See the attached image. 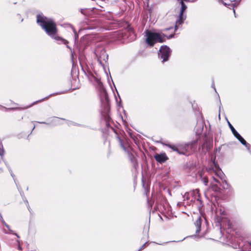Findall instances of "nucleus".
<instances>
[{"label": "nucleus", "instance_id": "obj_21", "mask_svg": "<svg viewBox=\"0 0 251 251\" xmlns=\"http://www.w3.org/2000/svg\"><path fill=\"white\" fill-rule=\"evenodd\" d=\"M19 249L20 250H21V248L20 247H19Z\"/></svg>", "mask_w": 251, "mask_h": 251}, {"label": "nucleus", "instance_id": "obj_19", "mask_svg": "<svg viewBox=\"0 0 251 251\" xmlns=\"http://www.w3.org/2000/svg\"><path fill=\"white\" fill-rule=\"evenodd\" d=\"M121 146H122V147L123 148V149L125 150V148H124V146H123V145L122 143H121Z\"/></svg>", "mask_w": 251, "mask_h": 251}, {"label": "nucleus", "instance_id": "obj_9", "mask_svg": "<svg viewBox=\"0 0 251 251\" xmlns=\"http://www.w3.org/2000/svg\"><path fill=\"white\" fill-rule=\"evenodd\" d=\"M154 158L158 162L162 163L168 160V158L165 153L156 154L154 155Z\"/></svg>", "mask_w": 251, "mask_h": 251}, {"label": "nucleus", "instance_id": "obj_16", "mask_svg": "<svg viewBox=\"0 0 251 251\" xmlns=\"http://www.w3.org/2000/svg\"><path fill=\"white\" fill-rule=\"evenodd\" d=\"M48 99V98H45V99H42V100H39V101H38V102L42 101H43L44 100H46V99Z\"/></svg>", "mask_w": 251, "mask_h": 251}, {"label": "nucleus", "instance_id": "obj_6", "mask_svg": "<svg viewBox=\"0 0 251 251\" xmlns=\"http://www.w3.org/2000/svg\"><path fill=\"white\" fill-rule=\"evenodd\" d=\"M184 198L190 200L191 201H195V200H200V193L198 189L194 190L188 193L185 194Z\"/></svg>", "mask_w": 251, "mask_h": 251}, {"label": "nucleus", "instance_id": "obj_7", "mask_svg": "<svg viewBox=\"0 0 251 251\" xmlns=\"http://www.w3.org/2000/svg\"><path fill=\"white\" fill-rule=\"evenodd\" d=\"M96 55L98 58V62L101 65H103L104 62H106L108 60V55L106 53L105 51L103 50H101L100 54L97 50L96 52Z\"/></svg>", "mask_w": 251, "mask_h": 251}, {"label": "nucleus", "instance_id": "obj_25", "mask_svg": "<svg viewBox=\"0 0 251 251\" xmlns=\"http://www.w3.org/2000/svg\"><path fill=\"white\" fill-rule=\"evenodd\" d=\"M138 251H141L140 249H139Z\"/></svg>", "mask_w": 251, "mask_h": 251}, {"label": "nucleus", "instance_id": "obj_15", "mask_svg": "<svg viewBox=\"0 0 251 251\" xmlns=\"http://www.w3.org/2000/svg\"><path fill=\"white\" fill-rule=\"evenodd\" d=\"M145 244H144L143 246H142V247L139 249L141 251H142V250H143L145 248Z\"/></svg>", "mask_w": 251, "mask_h": 251}, {"label": "nucleus", "instance_id": "obj_22", "mask_svg": "<svg viewBox=\"0 0 251 251\" xmlns=\"http://www.w3.org/2000/svg\"><path fill=\"white\" fill-rule=\"evenodd\" d=\"M15 235H16V236H17L18 237H19V236H18L17 234H15Z\"/></svg>", "mask_w": 251, "mask_h": 251}, {"label": "nucleus", "instance_id": "obj_4", "mask_svg": "<svg viewBox=\"0 0 251 251\" xmlns=\"http://www.w3.org/2000/svg\"><path fill=\"white\" fill-rule=\"evenodd\" d=\"M196 142L185 144L183 146H180L179 148L173 145H168V146L173 151L178 152L179 153L186 154L190 153L195 150Z\"/></svg>", "mask_w": 251, "mask_h": 251}, {"label": "nucleus", "instance_id": "obj_26", "mask_svg": "<svg viewBox=\"0 0 251 251\" xmlns=\"http://www.w3.org/2000/svg\"><path fill=\"white\" fill-rule=\"evenodd\" d=\"M250 245H251V243H250Z\"/></svg>", "mask_w": 251, "mask_h": 251}, {"label": "nucleus", "instance_id": "obj_18", "mask_svg": "<svg viewBox=\"0 0 251 251\" xmlns=\"http://www.w3.org/2000/svg\"><path fill=\"white\" fill-rule=\"evenodd\" d=\"M38 102V101L34 102L33 104H32V105H33L34 104H36Z\"/></svg>", "mask_w": 251, "mask_h": 251}, {"label": "nucleus", "instance_id": "obj_8", "mask_svg": "<svg viewBox=\"0 0 251 251\" xmlns=\"http://www.w3.org/2000/svg\"><path fill=\"white\" fill-rule=\"evenodd\" d=\"M229 126L232 131V133L234 135V136L239 140V141L244 145L246 147L248 145L246 141L243 139V138L237 132V131L234 129L233 126L230 124V123L228 122Z\"/></svg>", "mask_w": 251, "mask_h": 251}, {"label": "nucleus", "instance_id": "obj_3", "mask_svg": "<svg viewBox=\"0 0 251 251\" xmlns=\"http://www.w3.org/2000/svg\"><path fill=\"white\" fill-rule=\"evenodd\" d=\"M208 173L212 176L214 180L217 183H220L219 180L215 176L218 177L222 181V187L224 189H227L228 187L226 181L225 179V175L222 171L219 168L215 166V168L209 169Z\"/></svg>", "mask_w": 251, "mask_h": 251}, {"label": "nucleus", "instance_id": "obj_24", "mask_svg": "<svg viewBox=\"0 0 251 251\" xmlns=\"http://www.w3.org/2000/svg\"><path fill=\"white\" fill-rule=\"evenodd\" d=\"M61 93H57V94H60Z\"/></svg>", "mask_w": 251, "mask_h": 251}, {"label": "nucleus", "instance_id": "obj_14", "mask_svg": "<svg viewBox=\"0 0 251 251\" xmlns=\"http://www.w3.org/2000/svg\"><path fill=\"white\" fill-rule=\"evenodd\" d=\"M212 188L215 191H218L219 189V187L216 185H213Z\"/></svg>", "mask_w": 251, "mask_h": 251}, {"label": "nucleus", "instance_id": "obj_20", "mask_svg": "<svg viewBox=\"0 0 251 251\" xmlns=\"http://www.w3.org/2000/svg\"><path fill=\"white\" fill-rule=\"evenodd\" d=\"M5 226L8 228H9V226L7 225H5Z\"/></svg>", "mask_w": 251, "mask_h": 251}, {"label": "nucleus", "instance_id": "obj_17", "mask_svg": "<svg viewBox=\"0 0 251 251\" xmlns=\"http://www.w3.org/2000/svg\"><path fill=\"white\" fill-rule=\"evenodd\" d=\"M201 130H200L199 132H198V131H197V132H196V133H197V134H199V133H201Z\"/></svg>", "mask_w": 251, "mask_h": 251}, {"label": "nucleus", "instance_id": "obj_23", "mask_svg": "<svg viewBox=\"0 0 251 251\" xmlns=\"http://www.w3.org/2000/svg\"><path fill=\"white\" fill-rule=\"evenodd\" d=\"M9 231L12 233V230H11L9 229Z\"/></svg>", "mask_w": 251, "mask_h": 251}, {"label": "nucleus", "instance_id": "obj_11", "mask_svg": "<svg viewBox=\"0 0 251 251\" xmlns=\"http://www.w3.org/2000/svg\"><path fill=\"white\" fill-rule=\"evenodd\" d=\"M201 216H198L197 218V220L195 223V225L196 227V232L198 233L200 232L201 226Z\"/></svg>", "mask_w": 251, "mask_h": 251}, {"label": "nucleus", "instance_id": "obj_13", "mask_svg": "<svg viewBox=\"0 0 251 251\" xmlns=\"http://www.w3.org/2000/svg\"><path fill=\"white\" fill-rule=\"evenodd\" d=\"M4 151L3 148V146L2 144L0 143V155L2 156L4 155Z\"/></svg>", "mask_w": 251, "mask_h": 251}, {"label": "nucleus", "instance_id": "obj_5", "mask_svg": "<svg viewBox=\"0 0 251 251\" xmlns=\"http://www.w3.org/2000/svg\"><path fill=\"white\" fill-rule=\"evenodd\" d=\"M171 53V50L169 47L166 46H162L159 50L158 54L159 57L162 59V62L168 60Z\"/></svg>", "mask_w": 251, "mask_h": 251}, {"label": "nucleus", "instance_id": "obj_2", "mask_svg": "<svg viewBox=\"0 0 251 251\" xmlns=\"http://www.w3.org/2000/svg\"><path fill=\"white\" fill-rule=\"evenodd\" d=\"M145 36L147 44L152 47L157 42L162 43L165 41L166 39L172 38L174 36V34H171L169 36H167L161 33L152 32L147 30L145 31Z\"/></svg>", "mask_w": 251, "mask_h": 251}, {"label": "nucleus", "instance_id": "obj_1", "mask_svg": "<svg viewBox=\"0 0 251 251\" xmlns=\"http://www.w3.org/2000/svg\"><path fill=\"white\" fill-rule=\"evenodd\" d=\"M37 23L51 38L57 41H60L64 44H68L67 40L56 35V25L53 20L45 17L42 14H39L37 16Z\"/></svg>", "mask_w": 251, "mask_h": 251}, {"label": "nucleus", "instance_id": "obj_12", "mask_svg": "<svg viewBox=\"0 0 251 251\" xmlns=\"http://www.w3.org/2000/svg\"><path fill=\"white\" fill-rule=\"evenodd\" d=\"M199 176L204 185H207L208 182V178L206 176H204V172L203 171H201L199 173Z\"/></svg>", "mask_w": 251, "mask_h": 251}, {"label": "nucleus", "instance_id": "obj_10", "mask_svg": "<svg viewBox=\"0 0 251 251\" xmlns=\"http://www.w3.org/2000/svg\"><path fill=\"white\" fill-rule=\"evenodd\" d=\"M218 213H219V210L217 209L216 211V216L217 217V221L219 223L220 226H224L223 223H224V221L225 220V217H224L225 211L224 210H222L221 209H219V213L220 214L222 213L223 214V216H219L218 215Z\"/></svg>", "mask_w": 251, "mask_h": 251}]
</instances>
